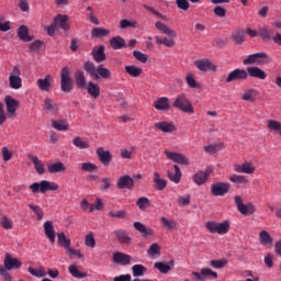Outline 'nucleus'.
<instances>
[{
	"label": "nucleus",
	"instance_id": "1",
	"mask_svg": "<svg viewBox=\"0 0 281 281\" xmlns=\"http://www.w3.org/2000/svg\"><path fill=\"white\" fill-rule=\"evenodd\" d=\"M272 60L273 58H271V56L261 52L248 55L247 58L244 59L243 65H269Z\"/></svg>",
	"mask_w": 281,
	"mask_h": 281
},
{
	"label": "nucleus",
	"instance_id": "2",
	"mask_svg": "<svg viewBox=\"0 0 281 281\" xmlns=\"http://www.w3.org/2000/svg\"><path fill=\"white\" fill-rule=\"evenodd\" d=\"M60 89L64 93H71L74 91V81L71 80V70L69 67L61 68Z\"/></svg>",
	"mask_w": 281,
	"mask_h": 281
},
{
	"label": "nucleus",
	"instance_id": "3",
	"mask_svg": "<svg viewBox=\"0 0 281 281\" xmlns=\"http://www.w3.org/2000/svg\"><path fill=\"white\" fill-rule=\"evenodd\" d=\"M29 188L33 192V194H36L38 192H41V194H45V192H47L48 190H50L52 192L58 190L59 187L58 184H56V182L42 180L40 183L38 182L32 183Z\"/></svg>",
	"mask_w": 281,
	"mask_h": 281
},
{
	"label": "nucleus",
	"instance_id": "4",
	"mask_svg": "<svg viewBox=\"0 0 281 281\" xmlns=\"http://www.w3.org/2000/svg\"><path fill=\"white\" fill-rule=\"evenodd\" d=\"M172 106L179 109L183 113H194V106H192V102H190V99L186 97L184 93L178 94L176 97Z\"/></svg>",
	"mask_w": 281,
	"mask_h": 281
},
{
	"label": "nucleus",
	"instance_id": "5",
	"mask_svg": "<svg viewBox=\"0 0 281 281\" xmlns=\"http://www.w3.org/2000/svg\"><path fill=\"white\" fill-rule=\"evenodd\" d=\"M206 229L211 232V234H220L223 236L224 234H227L229 232V222L224 221L222 223L210 221L205 223Z\"/></svg>",
	"mask_w": 281,
	"mask_h": 281
},
{
	"label": "nucleus",
	"instance_id": "6",
	"mask_svg": "<svg viewBox=\"0 0 281 281\" xmlns=\"http://www.w3.org/2000/svg\"><path fill=\"white\" fill-rule=\"evenodd\" d=\"M9 87L19 90L23 87V79H21V68L14 66L9 76Z\"/></svg>",
	"mask_w": 281,
	"mask_h": 281
},
{
	"label": "nucleus",
	"instance_id": "7",
	"mask_svg": "<svg viewBox=\"0 0 281 281\" xmlns=\"http://www.w3.org/2000/svg\"><path fill=\"white\" fill-rule=\"evenodd\" d=\"M235 204L237 205L238 212H240L243 216H249L256 212V206L251 203L244 204L243 196L240 195L235 196Z\"/></svg>",
	"mask_w": 281,
	"mask_h": 281
},
{
	"label": "nucleus",
	"instance_id": "8",
	"mask_svg": "<svg viewBox=\"0 0 281 281\" xmlns=\"http://www.w3.org/2000/svg\"><path fill=\"white\" fill-rule=\"evenodd\" d=\"M193 278L200 280V281H206L207 278L211 280H217L218 273L211 268L204 267L201 269L200 272H192Z\"/></svg>",
	"mask_w": 281,
	"mask_h": 281
},
{
	"label": "nucleus",
	"instance_id": "9",
	"mask_svg": "<svg viewBox=\"0 0 281 281\" xmlns=\"http://www.w3.org/2000/svg\"><path fill=\"white\" fill-rule=\"evenodd\" d=\"M232 186L227 182H216L211 186V194L213 196H225L229 192Z\"/></svg>",
	"mask_w": 281,
	"mask_h": 281
},
{
	"label": "nucleus",
	"instance_id": "10",
	"mask_svg": "<svg viewBox=\"0 0 281 281\" xmlns=\"http://www.w3.org/2000/svg\"><path fill=\"white\" fill-rule=\"evenodd\" d=\"M212 172H214L212 167H207L205 171H198L192 176L193 182H195L196 186H204V183H207V179H210Z\"/></svg>",
	"mask_w": 281,
	"mask_h": 281
},
{
	"label": "nucleus",
	"instance_id": "11",
	"mask_svg": "<svg viewBox=\"0 0 281 281\" xmlns=\"http://www.w3.org/2000/svg\"><path fill=\"white\" fill-rule=\"evenodd\" d=\"M248 78L247 70L237 68L228 74L226 82H236V80H247Z\"/></svg>",
	"mask_w": 281,
	"mask_h": 281
},
{
	"label": "nucleus",
	"instance_id": "12",
	"mask_svg": "<svg viewBox=\"0 0 281 281\" xmlns=\"http://www.w3.org/2000/svg\"><path fill=\"white\" fill-rule=\"evenodd\" d=\"M167 159H170L175 164H180V166H189L190 160L182 154L165 150Z\"/></svg>",
	"mask_w": 281,
	"mask_h": 281
},
{
	"label": "nucleus",
	"instance_id": "13",
	"mask_svg": "<svg viewBox=\"0 0 281 281\" xmlns=\"http://www.w3.org/2000/svg\"><path fill=\"white\" fill-rule=\"evenodd\" d=\"M97 155L99 157V161L103 166H111V161H113V155L109 150H104V147L97 148Z\"/></svg>",
	"mask_w": 281,
	"mask_h": 281
},
{
	"label": "nucleus",
	"instance_id": "14",
	"mask_svg": "<svg viewBox=\"0 0 281 281\" xmlns=\"http://www.w3.org/2000/svg\"><path fill=\"white\" fill-rule=\"evenodd\" d=\"M132 260L133 257H131V255L120 251L113 254V262H115V265H122V267H126L131 265Z\"/></svg>",
	"mask_w": 281,
	"mask_h": 281
},
{
	"label": "nucleus",
	"instance_id": "15",
	"mask_svg": "<svg viewBox=\"0 0 281 281\" xmlns=\"http://www.w3.org/2000/svg\"><path fill=\"white\" fill-rule=\"evenodd\" d=\"M21 261L16 258H12L10 254L5 255L4 258V271H12V269H21Z\"/></svg>",
	"mask_w": 281,
	"mask_h": 281
},
{
	"label": "nucleus",
	"instance_id": "16",
	"mask_svg": "<svg viewBox=\"0 0 281 281\" xmlns=\"http://www.w3.org/2000/svg\"><path fill=\"white\" fill-rule=\"evenodd\" d=\"M119 190H124L125 188L127 190H133L134 186H135V181L133 180V178L131 176H122L116 183Z\"/></svg>",
	"mask_w": 281,
	"mask_h": 281
},
{
	"label": "nucleus",
	"instance_id": "17",
	"mask_svg": "<svg viewBox=\"0 0 281 281\" xmlns=\"http://www.w3.org/2000/svg\"><path fill=\"white\" fill-rule=\"evenodd\" d=\"M246 72L250 78H257L258 80H266L267 79V72L265 70L260 69L259 67L252 66L248 67Z\"/></svg>",
	"mask_w": 281,
	"mask_h": 281
},
{
	"label": "nucleus",
	"instance_id": "18",
	"mask_svg": "<svg viewBox=\"0 0 281 281\" xmlns=\"http://www.w3.org/2000/svg\"><path fill=\"white\" fill-rule=\"evenodd\" d=\"M44 233L45 236L48 238L49 243L54 245V243H56V232L54 231V224L52 223V221H46L44 223Z\"/></svg>",
	"mask_w": 281,
	"mask_h": 281
},
{
	"label": "nucleus",
	"instance_id": "19",
	"mask_svg": "<svg viewBox=\"0 0 281 281\" xmlns=\"http://www.w3.org/2000/svg\"><path fill=\"white\" fill-rule=\"evenodd\" d=\"M83 69L89 77L93 78V80H100V75H98V67L92 61H86L83 64Z\"/></svg>",
	"mask_w": 281,
	"mask_h": 281
},
{
	"label": "nucleus",
	"instance_id": "20",
	"mask_svg": "<svg viewBox=\"0 0 281 281\" xmlns=\"http://www.w3.org/2000/svg\"><path fill=\"white\" fill-rule=\"evenodd\" d=\"M4 102L7 105V112L9 115H14L16 113V109H19V101L10 95L4 98Z\"/></svg>",
	"mask_w": 281,
	"mask_h": 281
},
{
	"label": "nucleus",
	"instance_id": "21",
	"mask_svg": "<svg viewBox=\"0 0 281 281\" xmlns=\"http://www.w3.org/2000/svg\"><path fill=\"white\" fill-rule=\"evenodd\" d=\"M91 54L95 63H104V60H106V54L104 53V45L93 47Z\"/></svg>",
	"mask_w": 281,
	"mask_h": 281
},
{
	"label": "nucleus",
	"instance_id": "22",
	"mask_svg": "<svg viewBox=\"0 0 281 281\" xmlns=\"http://www.w3.org/2000/svg\"><path fill=\"white\" fill-rule=\"evenodd\" d=\"M195 67L200 69V71L207 72L212 69H216V66L210 61V59H198L194 61Z\"/></svg>",
	"mask_w": 281,
	"mask_h": 281
},
{
	"label": "nucleus",
	"instance_id": "23",
	"mask_svg": "<svg viewBox=\"0 0 281 281\" xmlns=\"http://www.w3.org/2000/svg\"><path fill=\"white\" fill-rule=\"evenodd\" d=\"M154 126L157 128V131H161V133H175V131H177L175 124L166 121L157 122Z\"/></svg>",
	"mask_w": 281,
	"mask_h": 281
},
{
	"label": "nucleus",
	"instance_id": "24",
	"mask_svg": "<svg viewBox=\"0 0 281 281\" xmlns=\"http://www.w3.org/2000/svg\"><path fill=\"white\" fill-rule=\"evenodd\" d=\"M114 236H116L121 245H131V243L133 241V238L128 236V233H126V231L124 229L114 231Z\"/></svg>",
	"mask_w": 281,
	"mask_h": 281
},
{
	"label": "nucleus",
	"instance_id": "25",
	"mask_svg": "<svg viewBox=\"0 0 281 281\" xmlns=\"http://www.w3.org/2000/svg\"><path fill=\"white\" fill-rule=\"evenodd\" d=\"M53 23H55L57 27H61L64 32H69V22L67 15L58 14L57 16L54 18Z\"/></svg>",
	"mask_w": 281,
	"mask_h": 281
},
{
	"label": "nucleus",
	"instance_id": "26",
	"mask_svg": "<svg viewBox=\"0 0 281 281\" xmlns=\"http://www.w3.org/2000/svg\"><path fill=\"white\" fill-rule=\"evenodd\" d=\"M110 45L112 49H123V47H128L126 41L120 35L112 37L110 40Z\"/></svg>",
	"mask_w": 281,
	"mask_h": 281
},
{
	"label": "nucleus",
	"instance_id": "27",
	"mask_svg": "<svg viewBox=\"0 0 281 281\" xmlns=\"http://www.w3.org/2000/svg\"><path fill=\"white\" fill-rule=\"evenodd\" d=\"M156 27L157 30H159V32H161L162 34H166L169 38H176L177 37V33L168 27V25L164 24L162 22H156Z\"/></svg>",
	"mask_w": 281,
	"mask_h": 281
},
{
	"label": "nucleus",
	"instance_id": "28",
	"mask_svg": "<svg viewBox=\"0 0 281 281\" xmlns=\"http://www.w3.org/2000/svg\"><path fill=\"white\" fill-rule=\"evenodd\" d=\"M29 159L34 164L37 175H45V164L41 159L33 155H29Z\"/></svg>",
	"mask_w": 281,
	"mask_h": 281
},
{
	"label": "nucleus",
	"instance_id": "29",
	"mask_svg": "<svg viewBox=\"0 0 281 281\" xmlns=\"http://www.w3.org/2000/svg\"><path fill=\"white\" fill-rule=\"evenodd\" d=\"M40 91H49L52 89V76L46 75L44 79L37 80Z\"/></svg>",
	"mask_w": 281,
	"mask_h": 281
},
{
	"label": "nucleus",
	"instance_id": "30",
	"mask_svg": "<svg viewBox=\"0 0 281 281\" xmlns=\"http://www.w3.org/2000/svg\"><path fill=\"white\" fill-rule=\"evenodd\" d=\"M134 228L136 229V232L143 234L144 238H148V236H153V234H155L153 228L146 227V225L142 224L140 222H135Z\"/></svg>",
	"mask_w": 281,
	"mask_h": 281
},
{
	"label": "nucleus",
	"instance_id": "31",
	"mask_svg": "<svg viewBox=\"0 0 281 281\" xmlns=\"http://www.w3.org/2000/svg\"><path fill=\"white\" fill-rule=\"evenodd\" d=\"M75 82L78 89L87 88V78L85 77V72L82 70H77L75 72Z\"/></svg>",
	"mask_w": 281,
	"mask_h": 281
},
{
	"label": "nucleus",
	"instance_id": "32",
	"mask_svg": "<svg viewBox=\"0 0 281 281\" xmlns=\"http://www.w3.org/2000/svg\"><path fill=\"white\" fill-rule=\"evenodd\" d=\"M43 109L44 111H47V113H58V103L49 98H46L44 100Z\"/></svg>",
	"mask_w": 281,
	"mask_h": 281
},
{
	"label": "nucleus",
	"instance_id": "33",
	"mask_svg": "<svg viewBox=\"0 0 281 281\" xmlns=\"http://www.w3.org/2000/svg\"><path fill=\"white\" fill-rule=\"evenodd\" d=\"M155 269H158L160 273H168L172 267H175V260H170L169 263L158 261L154 265Z\"/></svg>",
	"mask_w": 281,
	"mask_h": 281
},
{
	"label": "nucleus",
	"instance_id": "34",
	"mask_svg": "<svg viewBox=\"0 0 281 281\" xmlns=\"http://www.w3.org/2000/svg\"><path fill=\"white\" fill-rule=\"evenodd\" d=\"M154 106L157 109V111H168L170 109V103L168 98L161 97L155 101Z\"/></svg>",
	"mask_w": 281,
	"mask_h": 281
},
{
	"label": "nucleus",
	"instance_id": "35",
	"mask_svg": "<svg viewBox=\"0 0 281 281\" xmlns=\"http://www.w3.org/2000/svg\"><path fill=\"white\" fill-rule=\"evenodd\" d=\"M47 170L50 175H55L56 172H65L67 167L61 161L47 165Z\"/></svg>",
	"mask_w": 281,
	"mask_h": 281
},
{
	"label": "nucleus",
	"instance_id": "36",
	"mask_svg": "<svg viewBox=\"0 0 281 281\" xmlns=\"http://www.w3.org/2000/svg\"><path fill=\"white\" fill-rule=\"evenodd\" d=\"M87 91L91 98H100V86L97 83H93L92 81H89L87 85Z\"/></svg>",
	"mask_w": 281,
	"mask_h": 281
},
{
	"label": "nucleus",
	"instance_id": "37",
	"mask_svg": "<svg viewBox=\"0 0 281 281\" xmlns=\"http://www.w3.org/2000/svg\"><path fill=\"white\" fill-rule=\"evenodd\" d=\"M18 36L20 41H24L25 43H30L32 41V37L30 36V31L27 30V26L21 25L18 29Z\"/></svg>",
	"mask_w": 281,
	"mask_h": 281
},
{
	"label": "nucleus",
	"instance_id": "38",
	"mask_svg": "<svg viewBox=\"0 0 281 281\" xmlns=\"http://www.w3.org/2000/svg\"><path fill=\"white\" fill-rule=\"evenodd\" d=\"M256 98H258V90L256 89H249L241 95V100L245 102H256Z\"/></svg>",
	"mask_w": 281,
	"mask_h": 281
},
{
	"label": "nucleus",
	"instance_id": "39",
	"mask_svg": "<svg viewBox=\"0 0 281 281\" xmlns=\"http://www.w3.org/2000/svg\"><path fill=\"white\" fill-rule=\"evenodd\" d=\"M154 183H156V190H166L168 182L165 179H161L159 172H154Z\"/></svg>",
	"mask_w": 281,
	"mask_h": 281
},
{
	"label": "nucleus",
	"instance_id": "40",
	"mask_svg": "<svg viewBox=\"0 0 281 281\" xmlns=\"http://www.w3.org/2000/svg\"><path fill=\"white\" fill-rule=\"evenodd\" d=\"M125 72L132 78H139L142 76L143 69L137 66H125Z\"/></svg>",
	"mask_w": 281,
	"mask_h": 281
},
{
	"label": "nucleus",
	"instance_id": "41",
	"mask_svg": "<svg viewBox=\"0 0 281 281\" xmlns=\"http://www.w3.org/2000/svg\"><path fill=\"white\" fill-rule=\"evenodd\" d=\"M58 238V244L64 247V249H67V251H69V249H71V239L67 238V236H65V233H59L57 235Z\"/></svg>",
	"mask_w": 281,
	"mask_h": 281
},
{
	"label": "nucleus",
	"instance_id": "42",
	"mask_svg": "<svg viewBox=\"0 0 281 281\" xmlns=\"http://www.w3.org/2000/svg\"><path fill=\"white\" fill-rule=\"evenodd\" d=\"M155 41L158 45H165L166 47H175V37H164L157 35L155 36Z\"/></svg>",
	"mask_w": 281,
	"mask_h": 281
},
{
	"label": "nucleus",
	"instance_id": "43",
	"mask_svg": "<svg viewBox=\"0 0 281 281\" xmlns=\"http://www.w3.org/2000/svg\"><path fill=\"white\" fill-rule=\"evenodd\" d=\"M52 126L56 131H69V123L67 120L53 121Z\"/></svg>",
	"mask_w": 281,
	"mask_h": 281
},
{
	"label": "nucleus",
	"instance_id": "44",
	"mask_svg": "<svg viewBox=\"0 0 281 281\" xmlns=\"http://www.w3.org/2000/svg\"><path fill=\"white\" fill-rule=\"evenodd\" d=\"M72 144L76 148H79V150H87V148H89V142L82 139L80 136H76L72 139Z\"/></svg>",
	"mask_w": 281,
	"mask_h": 281
},
{
	"label": "nucleus",
	"instance_id": "45",
	"mask_svg": "<svg viewBox=\"0 0 281 281\" xmlns=\"http://www.w3.org/2000/svg\"><path fill=\"white\" fill-rule=\"evenodd\" d=\"M173 168H175V173H172L171 171H168V177L170 181H172L173 183H179L181 181V169L177 165H175Z\"/></svg>",
	"mask_w": 281,
	"mask_h": 281
},
{
	"label": "nucleus",
	"instance_id": "46",
	"mask_svg": "<svg viewBox=\"0 0 281 281\" xmlns=\"http://www.w3.org/2000/svg\"><path fill=\"white\" fill-rule=\"evenodd\" d=\"M110 34H111V31L103 27H94L92 30L93 38H104V36H109Z\"/></svg>",
	"mask_w": 281,
	"mask_h": 281
},
{
	"label": "nucleus",
	"instance_id": "47",
	"mask_svg": "<svg viewBox=\"0 0 281 281\" xmlns=\"http://www.w3.org/2000/svg\"><path fill=\"white\" fill-rule=\"evenodd\" d=\"M259 240L261 245H273V238L267 231H261L259 234Z\"/></svg>",
	"mask_w": 281,
	"mask_h": 281
},
{
	"label": "nucleus",
	"instance_id": "48",
	"mask_svg": "<svg viewBox=\"0 0 281 281\" xmlns=\"http://www.w3.org/2000/svg\"><path fill=\"white\" fill-rule=\"evenodd\" d=\"M68 271L72 276V278H77V280H82V278H87V272H80V270H78V267L74 265L69 266Z\"/></svg>",
	"mask_w": 281,
	"mask_h": 281
},
{
	"label": "nucleus",
	"instance_id": "49",
	"mask_svg": "<svg viewBox=\"0 0 281 281\" xmlns=\"http://www.w3.org/2000/svg\"><path fill=\"white\" fill-rule=\"evenodd\" d=\"M136 205L138 206V210L146 212L147 207H150V200L146 196H142L136 201Z\"/></svg>",
	"mask_w": 281,
	"mask_h": 281
},
{
	"label": "nucleus",
	"instance_id": "50",
	"mask_svg": "<svg viewBox=\"0 0 281 281\" xmlns=\"http://www.w3.org/2000/svg\"><path fill=\"white\" fill-rule=\"evenodd\" d=\"M147 254L149 258H156V256H159L161 254V247L157 243L151 244L147 250Z\"/></svg>",
	"mask_w": 281,
	"mask_h": 281
},
{
	"label": "nucleus",
	"instance_id": "51",
	"mask_svg": "<svg viewBox=\"0 0 281 281\" xmlns=\"http://www.w3.org/2000/svg\"><path fill=\"white\" fill-rule=\"evenodd\" d=\"M97 74L99 78H103V80L111 79V71L109 70V68H105L104 66H98Z\"/></svg>",
	"mask_w": 281,
	"mask_h": 281
},
{
	"label": "nucleus",
	"instance_id": "52",
	"mask_svg": "<svg viewBox=\"0 0 281 281\" xmlns=\"http://www.w3.org/2000/svg\"><path fill=\"white\" fill-rule=\"evenodd\" d=\"M233 41H235L237 45H243V43H245V30L235 31L233 33Z\"/></svg>",
	"mask_w": 281,
	"mask_h": 281
},
{
	"label": "nucleus",
	"instance_id": "53",
	"mask_svg": "<svg viewBox=\"0 0 281 281\" xmlns=\"http://www.w3.org/2000/svg\"><path fill=\"white\" fill-rule=\"evenodd\" d=\"M160 223L165 227V229H168V231L176 229L177 227V221L168 220L167 217H161Z\"/></svg>",
	"mask_w": 281,
	"mask_h": 281
},
{
	"label": "nucleus",
	"instance_id": "54",
	"mask_svg": "<svg viewBox=\"0 0 281 281\" xmlns=\"http://www.w3.org/2000/svg\"><path fill=\"white\" fill-rule=\"evenodd\" d=\"M132 272L134 278H142V276L146 273V267H144V265H134L132 267Z\"/></svg>",
	"mask_w": 281,
	"mask_h": 281
},
{
	"label": "nucleus",
	"instance_id": "55",
	"mask_svg": "<svg viewBox=\"0 0 281 281\" xmlns=\"http://www.w3.org/2000/svg\"><path fill=\"white\" fill-rule=\"evenodd\" d=\"M186 82L190 89H200L201 85L196 82V79H194V75L188 74L186 77Z\"/></svg>",
	"mask_w": 281,
	"mask_h": 281
},
{
	"label": "nucleus",
	"instance_id": "56",
	"mask_svg": "<svg viewBox=\"0 0 281 281\" xmlns=\"http://www.w3.org/2000/svg\"><path fill=\"white\" fill-rule=\"evenodd\" d=\"M268 128L271 133H280L281 131V123L276 120L268 121Z\"/></svg>",
	"mask_w": 281,
	"mask_h": 281
},
{
	"label": "nucleus",
	"instance_id": "57",
	"mask_svg": "<svg viewBox=\"0 0 281 281\" xmlns=\"http://www.w3.org/2000/svg\"><path fill=\"white\" fill-rule=\"evenodd\" d=\"M93 232H90L85 237V245L86 247H90V249H93L95 247V237H93Z\"/></svg>",
	"mask_w": 281,
	"mask_h": 281
},
{
	"label": "nucleus",
	"instance_id": "58",
	"mask_svg": "<svg viewBox=\"0 0 281 281\" xmlns=\"http://www.w3.org/2000/svg\"><path fill=\"white\" fill-rule=\"evenodd\" d=\"M227 265V259H218V260H211L210 267H213V269H223Z\"/></svg>",
	"mask_w": 281,
	"mask_h": 281
},
{
	"label": "nucleus",
	"instance_id": "59",
	"mask_svg": "<svg viewBox=\"0 0 281 281\" xmlns=\"http://www.w3.org/2000/svg\"><path fill=\"white\" fill-rule=\"evenodd\" d=\"M241 170L245 175H254L256 172V167L251 162H244L241 165Z\"/></svg>",
	"mask_w": 281,
	"mask_h": 281
},
{
	"label": "nucleus",
	"instance_id": "60",
	"mask_svg": "<svg viewBox=\"0 0 281 281\" xmlns=\"http://www.w3.org/2000/svg\"><path fill=\"white\" fill-rule=\"evenodd\" d=\"M29 273H31V276H34L35 278H45V276H47V272H45L43 268L36 270L33 267H30Z\"/></svg>",
	"mask_w": 281,
	"mask_h": 281
},
{
	"label": "nucleus",
	"instance_id": "61",
	"mask_svg": "<svg viewBox=\"0 0 281 281\" xmlns=\"http://www.w3.org/2000/svg\"><path fill=\"white\" fill-rule=\"evenodd\" d=\"M98 167L92 162H82L81 164V171L82 172H95Z\"/></svg>",
	"mask_w": 281,
	"mask_h": 281
},
{
	"label": "nucleus",
	"instance_id": "62",
	"mask_svg": "<svg viewBox=\"0 0 281 281\" xmlns=\"http://www.w3.org/2000/svg\"><path fill=\"white\" fill-rule=\"evenodd\" d=\"M0 226L2 229H12L13 222L11 218H8V216H2L0 220Z\"/></svg>",
	"mask_w": 281,
	"mask_h": 281
},
{
	"label": "nucleus",
	"instance_id": "63",
	"mask_svg": "<svg viewBox=\"0 0 281 281\" xmlns=\"http://www.w3.org/2000/svg\"><path fill=\"white\" fill-rule=\"evenodd\" d=\"M121 30H126V27H137V21H128L126 19L120 22Z\"/></svg>",
	"mask_w": 281,
	"mask_h": 281
},
{
	"label": "nucleus",
	"instance_id": "64",
	"mask_svg": "<svg viewBox=\"0 0 281 281\" xmlns=\"http://www.w3.org/2000/svg\"><path fill=\"white\" fill-rule=\"evenodd\" d=\"M134 58L138 60V63H147L148 61V55L139 52V50H134L133 52Z\"/></svg>",
	"mask_w": 281,
	"mask_h": 281
}]
</instances>
